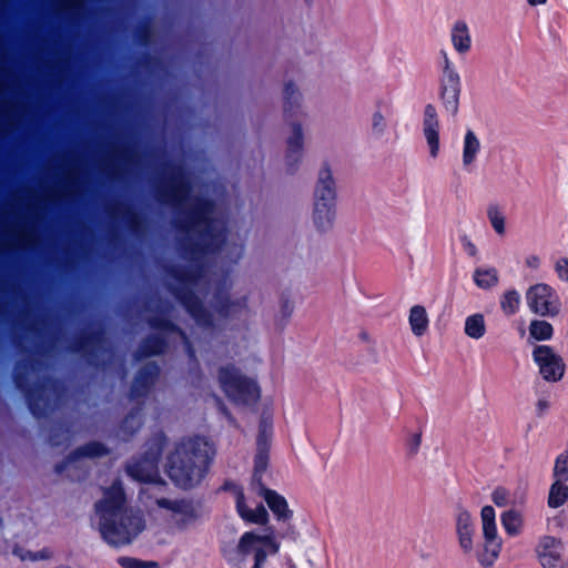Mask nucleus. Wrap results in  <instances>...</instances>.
I'll return each instance as SVG.
<instances>
[{"instance_id":"10","label":"nucleus","mask_w":568,"mask_h":568,"mask_svg":"<svg viewBox=\"0 0 568 568\" xmlns=\"http://www.w3.org/2000/svg\"><path fill=\"white\" fill-rule=\"evenodd\" d=\"M526 300L530 311L539 316L554 317L560 312L559 296L548 284L538 283L530 286Z\"/></svg>"},{"instance_id":"25","label":"nucleus","mask_w":568,"mask_h":568,"mask_svg":"<svg viewBox=\"0 0 568 568\" xmlns=\"http://www.w3.org/2000/svg\"><path fill=\"white\" fill-rule=\"evenodd\" d=\"M166 348V339L158 334H152L142 339L133 356L135 361H142L150 356L162 355Z\"/></svg>"},{"instance_id":"46","label":"nucleus","mask_w":568,"mask_h":568,"mask_svg":"<svg viewBox=\"0 0 568 568\" xmlns=\"http://www.w3.org/2000/svg\"><path fill=\"white\" fill-rule=\"evenodd\" d=\"M257 539V534H255L254 531H246L241 536L239 544L235 548L245 556L250 555L251 552L255 554V549L258 548L256 546Z\"/></svg>"},{"instance_id":"21","label":"nucleus","mask_w":568,"mask_h":568,"mask_svg":"<svg viewBox=\"0 0 568 568\" xmlns=\"http://www.w3.org/2000/svg\"><path fill=\"white\" fill-rule=\"evenodd\" d=\"M423 133L429 149V155L436 159L439 153V121L436 108L432 103L424 108Z\"/></svg>"},{"instance_id":"64","label":"nucleus","mask_w":568,"mask_h":568,"mask_svg":"<svg viewBox=\"0 0 568 568\" xmlns=\"http://www.w3.org/2000/svg\"><path fill=\"white\" fill-rule=\"evenodd\" d=\"M267 558V552L264 548L255 549L254 565L252 568H262Z\"/></svg>"},{"instance_id":"42","label":"nucleus","mask_w":568,"mask_h":568,"mask_svg":"<svg viewBox=\"0 0 568 568\" xmlns=\"http://www.w3.org/2000/svg\"><path fill=\"white\" fill-rule=\"evenodd\" d=\"M72 438V433L69 427L62 423H57L52 426L49 435V443L51 446L69 445Z\"/></svg>"},{"instance_id":"63","label":"nucleus","mask_w":568,"mask_h":568,"mask_svg":"<svg viewBox=\"0 0 568 568\" xmlns=\"http://www.w3.org/2000/svg\"><path fill=\"white\" fill-rule=\"evenodd\" d=\"M556 271L558 273V276L564 280L568 281V258H560L556 264Z\"/></svg>"},{"instance_id":"9","label":"nucleus","mask_w":568,"mask_h":568,"mask_svg":"<svg viewBox=\"0 0 568 568\" xmlns=\"http://www.w3.org/2000/svg\"><path fill=\"white\" fill-rule=\"evenodd\" d=\"M483 536L485 539L484 548L477 552V559L485 568L491 567L498 558L503 541L497 535L496 513L491 506H484L480 510Z\"/></svg>"},{"instance_id":"28","label":"nucleus","mask_w":568,"mask_h":568,"mask_svg":"<svg viewBox=\"0 0 568 568\" xmlns=\"http://www.w3.org/2000/svg\"><path fill=\"white\" fill-rule=\"evenodd\" d=\"M450 39L454 49L459 54H465L470 50L471 38L468 26L465 21H456L452 28Z\"/></svg>"},{"instance_id":"50","label":"nucleus","mask_w":568,"mask_h":568,"mask_svg":"<svg viewBox=\"0 0 568 568\" xmlns=\"http://www.w3.org/2000/svg\"><path fill=\"white\" fill-rule=\"evenodd\" d=\"M552 476L557 480H568V452L556 458Z\"/></svg>"},{"instance_id":"36","label":"nucleus","mask_w":568,"mask_h":568,"mask_svg":"<svg viewBox=\"0 0 568 568\" xmlns=\"http://www.w3.org/2000/svg\"><path fill=\"white\" fill-rule=\"evenodd\" d=\"M388 131V120L383 113L381 105L377 104L369 120L368 134L373 140L382 139Z\"/></svg>"},{"instance_id":"1","label":"nucleus","mask_w":568,"mask_h":568,"mask_svg":"<svg viewBox=\"0 0 568 568\" xmlns=\"http://www.w3.org/2000/svg\"><path fill=\"white\" fill-rule=\"evenodd\" d=\"M152 190L159 203L172 207L178 213L176 230L197 235L196 240L186 239L180 242L182 257L195 261L221 251L225 243L226 229L220 226L213 217L214 202L196 196L189 207L183 210L184 204L191 199L193 185L182 164L165 162L163 174L154 180Z\"/></svg>"},{"instance_id":"20","label":"nucleus","mask_w":568,"mask_h":568,"mask_svg":"<svg viewBox=\"0 0 568 568\" xmlns=\"http://www.w3.org/2000/svg\"><path fill=\"white\" fill-rule=\"evenodd\" d=\"M125 471L131 478L140 483L164 484V481L160 478L159 465L151 462L143 455L138 458H132L126 464Z\"/></svg>"},{"instance_id":"4","label":"nucleus","mask_w":568,"mask_h":568,"mask_svg":"<svg viewBox=\"0 0 568 568\" xmlns=\"http://www.w3.org/2000/svg\"><path fill=\"white\" fill-rule=\"evenodd\" d=\"M215 454L214 445L206 437H183L166 456L165 474L179 489H194L207 476Z\"/></svg>"},{"instance_id":"40","label":"nucleus","mask_w":568,"mask_h":568,"mask_svg":"<svg viewBox=\"0 0 568 568\" xmlns=\"http://www.w3.org/2000/svg\"><path fill=\"white\" fill-rule=\"evenodd\" d=\"M465 334L474 339H479L486 334V323L483 314L476 313L466 318Z\"/></svg>"},{"instance_id":"5","label":"nucleus","mask_w":568,"mask_h":568,"mask_svg":"<svg viewBox=\"0 0 568 568\" xmlns=\"http://www.w3.org/2000/svg\"><path fill=\"white\" fill-rule=\"evenodd\" d=\"M166 274L176 281V284L168 285V290L175 300L199 326L212 328L214 326L213 316L193 290L203 275V268L201 266L172 265L166 268Z\"/></svg>"},{"instance_id":"49","label":"nucleus","mask_w":568,"mask_h":568,"mask_svg":"<svg viewBox=\"0 0 568 568\" xmlns=\"http://www.w3.org/2000/svg\"><path fill=\"white\" fill-rule=\"evenodd\" d=\"M11 235L17 236L19 243L24 245L33 244L36 241L34 230L29 223L19 225Z\"/></svg>"},{"instance_id":"32","label":"nucleus","mask_w":568,"mask_h":568,"mask_svg":"<svg viewBox=\"0 0 568 568\" xmlns=\"http://www.w3.org/2000/svg\"><path fill=\"white\" fill-rule=\"evenodd\" d=\"M481 144L476 133L473 130H467L464 136L463 144V165L464 168L470 166L477 159Z\"/></svg>"},{"instance_id":"41","label":"nucleus","mask_w":568,"mask_h":568,"mask_svg":"<svg viewBox=\"0 0 568 568\" xmlns=\"http://www.w3.org/2000/svg\"><path fill=\"white\" fill-rule=\"evenodd\" d=\"M554 334V328L550 323L542 320H534L529 325V335L536 341L550 339Z\"/></svg>"},{"instance_id":"37","label":"nucleus","mask_w":568,"mask_h":568,"mask_svg":"<svg viewBox=\"0 0 568 568\" xmlns=\"http://www.w3.org/2000/svg\"><path fill=\"white\" fill-rule=\"evenodd\" d=\"M79 174L75 168H71L64 175L62 182V189H52L48 192L51 199H59L61 195H71L75 192L77 186L79 185Z\"/></svg>"},{"instance_id":"19","label":"nucleus","mask_w":568,"mask_h":568,"mask_svg":"<svg viewBox=\"0 0 568 568\" xmlns=\"http://www.w3.org/2000/svg\"><path fill=\"white\" fill-rule=\"evenodd\" d=\"M160 375V367L156 363L150 362L143 365L136 373L131 388L130 398L138 399L145 397Z\"/></svg>"},{"instance_id":"44","label":"nucleus","mask_w":568,"mask_h":568,"mask_svg":"<svg viewBox=\"0 0 568 568\" xmlns=\"http://www.w3.org/2000/svg\"><path fill=\"white\" fill-rule=\"evenodd\" d=\"M271 437H272V420L268 417L263 415L261 417L260 424H258L256 447L268 448Z\"/></svg>"},{"instance_id":"53","label":"nucleus","mask_w":568,"mask_h":568,"mask_svg":"<svg viewBox=\"0 0 568 568\" xmlns=\"http://www.w3.org/2000/svg\"><path fill=\"white\" fill-rule=\"evenodd\" d=\"M247 523L265 525L268 520V513L265 507L260 504L254 510H250L248 515L244 519Z\"/></svg>"},{"instance_id":"39","label":"nucleus","mask_w":568,"mask_h":568,"mask_svg":"<svg viewBox=\"0 0 568 568\" xmlns=\"http://www.w3.org/2000/svg\"><path fill=\"white\" fill-rule=\"evenodd\" d=\"M565 480H557L552 483L548 495V506L550 508H558L568 500V486Z\"/></svg>"},{"instance_id":"11","label":"nucleus","mask_w":568,"mask_h":568,"mask_svg":"<svg viewBox=\"0 0 568 568\" xmlns=\"http://www.w3.org/2000/svg\"><path fill=\"white\" fill-rule=\"evenodd\" d=\"M155 505L159 508L170 510L173 514L181 516L174 520V524L179 529H185L202 517L201 504L194 503L192 499H169L162 497L155 500Z\"/></svg>"},{"instance_id":"48","label":"nucleus","mask_w":568,"mask_h":568,"mask_svg":"<svg viewBox=\"0 0 568 568\" xmlns=\"http://www.w3.org/2000/svg\"><path fill=\"white\" fill-rule=\"evenodd\" d=\"M487 216L493 226V229L499 235L505 233V216L500 212L497 205H489L487 209Z\"/></svg>"},{"instance_id":"22","label":"nucleus","mask_w":568,"mask_h":568,"mask_svg":"<svg viewBox=\"0 0 568 568\" xmlns=\"http://www.w3.org/2000/svg\"><path fill=\"white\" fill-rule=\"evenodd\" d=\"M536 552L544 568H557L561 559L562 544L555 537L545 536L540 539Z\"/></svg>"},{"instance_id":"8","label":"nucleus","mask_w":568,"mask_h":568,"mask_svg":"<svg viewBox=\"0 0 568 568\" xmlns=\"http://www.w3.org/2000/svg\"><path fill=\"white\" fill-rule=\"evenodd\" d=\"M109 453V448L100 442L87 443L74 449L67 459L57 464L55 473L59 475L67 473L72 480H83L88 477V468L83 467L81 459L102 457Z\"/></svg>"},{"instance_id":"34","label":"nucleus","mask_w":568,"mask_h":568,"mask_svg":"<svg viewBox=\"0 0 568 568\" xmlns=\"http://www.w3.org/2000/svg\"><path fill=\"white\" fill-rule=\"evenodd\" d=\"M491 500L498 507H506L513 505L515 507H521L526 503L525 493L515 494L511 498L510 493L501 486H498L491 493Z\"/></svg>"},{"instance_id":"17","label":"nucleus","mask_w":568,"mask_h":568,"mask_svg":"<svg viewBox=\"0 0 568 568\" xmlns=\"http://www.w3.org/2000/svg\"><path fill=\"white\" fill-rule=\"evenodd\" d=\"M109 217L121 220L133 234H141L145 230L143 217L128 203L114 202L105 206Z\"/></svg>"},{"instance_id":"29","label":"nucleus","mask_w":568,"mask_h":568,"mask_svg":"<svg viewBox=\"0 0 568 568\" xmlns=\"http://www.w3.org/2000/svg\"><path fill=\"white\" fill-rule=\"evenodd\" d=\"M501 525L506 534L516 537L521 534L524 528V515L519 507H513L504 511L500 516Z\"/></svg>"},{"instance_id":"12","label":"nucleus","mask_w":568,"mask_h":568,"mask_svg":"<svg viewBox=\"0 0 568 568\" xmlns=\"http://www.w3.org/2000/svg\"><path fill=\"white\" fill-rule=\"evenodd\" d=\"M532 358L539 373L547 382H558L565 374V363L560 355L548 345H538L532 351Z\"/></svg>"},{"instance_id":"14","label":"nucleus","mask_w":568,"mask_h":568,"mask_svg":"<svg viewBox=\"0 0 568 568\" xmlns=\"http://www.w3.org/2000/svg\"><path fill=\"white\" fill-rule=\"evenodd\" d=\"M136 163V153L129 145H111L110 156L103 160L106 173L112 179H120L129 166Z\"/></svg>"},{"instance_id":"31","label":"nucleus","mask_w":568,"mask_h":568,"mask_svg":"<svg viewBox=\"0 0 568 568\" xmlns=\"http://www.w3.org/2000/svg\"><path fill=\"white\" fill-rule=\"evenodd\" d=\"M283 98H284V114L286 116H295L298 114L301 109V102H302V94L296 88V85L288 81L284 85L283 91Z\"/></svg>"},{"instance_id":"33","label":"nucleus","mask_w":568,"mask_h":568,"mask_svg":"<svg viewBox=\"0 0 568 568\" xmlns=\"http://www.w3.org/2000/svg\"><path fill=\"white\" fill-rule=\"evenodd\" d=\"M268 466V448L256 447V454L254 456V471L252 475V486L255 488L264 487L263 474L266 471Z\"/></svg>"},{"instance_id":"30","label":"nucleus","mask_w":568,"mask_h":568,"mask_svg":"<svg viewBox=\"0 0 568 568\" xmlns=\"http://www.w3.org/2000/svg\"><path fill=\"white\" fill-rule=\"evenodd\" d=\"M166 444V435L162 430H158L145 442L142 455L159 465Z\"/></svg>"},{"instance_id":"54","label":"nucleus","mask_w":568,"mask_h":568,"mask_svg":"<svg viewBox=\"0 0 568 568\" xmlns=\"http://www.w3.org/2000/svg\"><path fill=\"white\" fill-rule=\"evenodd\" d=\"M13 555L19 557L22 561L30 560V561H37L41 559H47L49 556L45 554L44 550L32 552L29 550H24L22 547L14 546L12 550Z\"/></svg>"},{"instance_id":"62","label":"nucleus","mask_w":568,"mask_h":568,"mask_svg":"<svg viewBox=\"0 0 568 568\" xmlns=\"http://www.w3.org/2000/svg\"><path fill=\"white\" fill-rule=\"evenodd\" d=\"M460 242L463 244V247L465 250V252L474 257L477 255V247L476 245L470 241V239L467 236V235H463L460 236Z\"/></svg>"},{"instance_id":"3","label":"nucleus","mask_w":568,"mask_h":568,"mask_svg":"<svg viewBox=\"0 0 568 568\" xmlns=\"http://www.w3.org/2000/svg\"><path fill=\"white\" fill-rule=\"evenodd\" d=\"M125 504L126 497L120 479L105 488L103 498L95 503L101 536L115 547L132 542L145 528L143 513L128 508Z\"/></svg>"},{"instance_id":"18","label":"nucleus","mask_w":568,"mask_h":568,"mask_svg":"<svg viewBox=\"0 0 568 568\" xmlns=\"http://www.w3.org/2000/svg\"><path fill=\"white\" fill-rule=\"evenodd\" d=\"M211 305L220 317L229 318L247 310V297L231 300L227 291L219 288L213 294Z\"/></svg>"},{"instance_id":"13","label":"nucleus","mask_w":568,"mask_h":568,"mask_svg":"<svg viewBox=\"0 0 568 568\" xmlns=\"http://www.w3.org/2000/svg\"><path fill=\"white\" fill-rule=\"evenodd\" d=\"M462 82L458 72L440 74L439 99L444 110L452 116H456L459 110Z\"/></svg>"},{"instance_id":"45","label":"nucleus","mask_w":568,"mask_h":568,"mask_svg":"<svg viewBox=\"0 0 568 568\" xmlns=\"http://www.w3.org/2000/svg\"><path fill=\"white\" fill-rule=\"evenodd\" d=\"M294 312V304L288 296L282 295L280 301V311L276 316V325L283 329Z\"/></svg>"},{"instance_id":"51","label":"nucleus","mask_w":568,"mask_h":568,"mask_svg":"<svg viewBox=\"0 0 568 568\" xmlns=\"http://www.w3.org/2000/svg\"><path fill=\"white\" fill-rule=\"evenodd\" d=\"M135 40L142 45H149L153 39V30L149 22L140 23L134 31Z\"/></svg>"},{"instance_id":"15","label":"nucleus","mask_w":568,"mask_h":568,"mask_svg":"<svg viewBox=\"0 0 568 568\" xmlns=\"http://www.w3.org/2000/svg\"><path fill=\"white\" fill-rule=\"evenodd\" d=\"M313 203L337 204V184L327 162L322 163L313 189Z\"/></svg>"},{"instance_id":"61","label":"nucleus","mask_w":568,"mask_h":568,"mask_svg":"<svg viewBox=\"0 0 568 568\" xmlns=\"http://www.w3.org/2000/svg\"><path fill=\"white\" fill-rule=\"evenodd\" d=\"M439 54L442 57V63H440L442 74H447V73H450V72H457V70L454 67L453 62L448 58L447 52L445 50H440Z\"/></svg>"},{"instance_id":"60","label":"nucleus","mask_w":568,"mask_h":568,"mask_svg":"<svg viewBox=\"0 0 568 568\" xmlns=\"http://www.w3.org/2000/svg\"><path fill=\"white\" fill-rule=\"evenodd\" d=\"M236 510L242 519H245L251 510L245 503V496L242 490L236 493Z\"/></svg>"},{"instance_id":"38","label":"nucleus","mask_w":568,"mask_h":568,"mask_svg":"<svg viewBox=\"0 0 568 568\" xmlns=\"http://www.w3.org/2000/svg\"><path fill=\"white\" fill-rule=\"evenodd\" d=\"M473 278L475 284L483 290H489L499 282L498 272L495 267H478L474 271Z\"/></svg>"},{"instance_id":"27","label":"nucleus","mask_w":568,"mask_h":568,"mask_svg":"<svg viewBox=\"0 0 568 568\" xmlns=\"http://www.w3.org/2000/svg\"><path fill=\"white\" fill-rule=\"evenodd\" d=\"M141 412V407L132 408L122 420L116 433L121 440L129 442L140 430L143 425Z\"/></svg>"},{"instance_id":"2","label":"nucleus","mask_w":568,"mask_h":568,"mask_svg":"<svg viewBox=\"0 0 568 568\" xmlns=\"http://www.w3.org/2000/svg\"><path fill=\"white\" fill-rule=\"evenodd\" d=\"M53 351V344L37 346L34 353L14 365L13 382L26 397L29 409L37 418L49 416L63 403L65 386L48 375L49 365L42 357Z\"/></svg>"},{"instance_id":"58","label":"nucleus","mask_w":568,"mask_h":568,"mask_svg":"<svg viewBox=\"0 0 568 568\" xmlns=\"http://www.w3.org/2000/svg\"><path fill=\"white\" fill-rule=\"evenodd\" d=\"M283 524L284 526L281 529H278L277 536L282 539H287L290 541L295 542L300 536L298 531L288 521Z\"/></svg>"},{"instance_id":"24","label":"nucleus","mask_w":568,"mask_h":568,"mask_svg":"<svg viewBox=\"0 0 568 568\" xmlns=\"http://www.w3.org/2000/svg\"><path fill=\"white\" fill-rule=\"evenodd\" d=\"M258 495L264 498L278 521L286 523L291 520L293 511L288 508L287 501L282 495L265 486L258 488Z\"/></svg>"},{"instance_id":"59","label":"nucleus","mask_w":568,"mask_h":568,"mask_svg":"<svg viewBox=\"0 0 568 568\" xmlns=\"http://www.w3.org/2000/svg\"><path fill=\"white\" fill-rule=\"evenodd\" d=\"M422 444V433H415L413 434L409 439L407 440V452L409 456H415L420 447Z\"/></svg>"},{"instance_id":"43","label":"nucleus","mask_w":568,"mask_h":568,"mask_svg":"<svg viewBox=\"0 0 568 568\" xmlns=\"http://www.w3.org/2000/svg\"><path fill=\"white\" fill-rule=\"evenodd\" d=\"M292 133L286 140V150L303 152L304 150V133L301 123L292 122Z\"/></svg>"},{"instance_id":"7","label":"nucleus","mask_w":568,"mask_h":568,"mask_svg":"<svg viewBox=\"0 0 568 568\" xmlns=\"http://www.w3.org/2000/svg\"><path fill=\"white\" fill-rule=\"evenodd\" d=\"M69 349L83 355L90 365L101 369H105L114 357V352L109 346L105 332L102 328L75 335Z\"/></svg>"},{"instance_id":"23","label":"nucleus","mask_w":568,"mask_h":568,"mask_svg":"<svg viewBox=\"0 0 568 568\" xmlns=\"http://www.w3.org/2000/svg\"><path fill=\"white\" fill-rule=\"evenodd\" d=\"M336 205L337 204L313 203L312 222L318 233H327L334 227Z\"/></svg>"},{"instance_id":"47","label":"nucleus","mask_w":568,"mask_h":568,"mask_svg":"<svg viewBox=\"0 0 568 568\" xmlns=\"http://www.w3.org/2000/svg\"><path fill=\"white\" fill-rule=\"evenodd\" d=\"M519 303L520 296L518 292L515 290H510L504 294L500 302V306L507 315H513L518 311Z\"/></svg>"},{"instance_id":"16","label":"nucleus","mask_w":568,"mask_h":568,"mask_svg":"<svg viewBox=\"0 0 568 568\" xmlns=\"http://www.w3.org/2000/svg\"><path fill=\"white\" fill-rule=\"evenodd\" d=\"M455 531L463 554L469 555L474 549L475 521L460 503L455 507Z\"/></svg>"},{"instance_id":"6","label":"nucleus","mask_w":568,"mask_h":568,"mask_svg":"<svg viewBox=\"0 0 568 568\" xmlns=\"http://www.w3.org/2000/svg\"><path fill=\"white\" fill-rule=\"evenodd\" d=\"M219 382L225 395L233 403L250 405L260 399L261 390L256 381L244 375L233 364L220 367Z\"/></svg>"},{"instance_id":"56","label":"nucleus","mask_w":568,"mask_h":568,"mask_svg":"<svg viewBox=\"0 0 568 568\" xmlns=\"http://www.w3.org/2000/svg\"><path fill=\"white\" fill-rule=\"evenodd\" d=\"M244 253V245L232 243L227 244L224 253V258L227 260L231 263H237Z\"/></svg>"},{"instance_id":"35","label":"nucleus","mask_w":568,"mask_h":568,"mask_svg":"<svg viewBox=\"0 0 568 568\" xmlns=\"http://www.w3.org/2000/svg\"><path fill=\"white\" fill-rule=\"evenodd\" d=\"M409 325L416 336H423L428 328V316L426 308L422 305H414L409 311Z\"/></svg>"},{"instance_id":"57","label":"nucleus","mask_w":568,"mask_h":568,"mask_svg":"<svg viewBox=\"0 0 568 568\" xmlns=\"http://www.w3.org/2000/svg\"><path fill=\"white\" fill-rule=\"evenodd\" d=\"M118 562L123 568H149L156 565L153 561H143L132 557H120Z\"/></svg>"},{"instance_id":"52","label":"nucleus","mask_w":568,"mask_h":568,"mask_svg":"<svg viewBox=\"0 0 568 568\" xmlns=\"http://www.w3.org/2000/svg\"><path fill=\"white\" fill-rule=\"evenodd\" d=\"M303 158V152L290 151L285 152V171L288 174H294L297 172L300 163Z\"/></svg>"},{"instance_id":"26","label":"nucleus","mask_w":568,"mask_h":568,"mask_svg":"<svg viewBox=\"0 0 568 568\" xmlns=\"http://www.w3.org/2000/svg\"><path fill=\"white\" fill-rule=\"evenodd\" d=\"M146 323L154 331L170 333V334H178L183 339V342L186 344L189 355L191 357L195 356L194 351H193V348L189 342V338L186 336V333L183 329H181L175 323H173L172 321H170L163 316H159V315L150 316L146 320Z\"/></svg>"},{"instance_id":"55","label":"nucleus","mask_w":568,"mask_h":568,"mask_svg":"<svg viewBox=\"0 0 568 568\" xmlns=\"http://www.w3.org/2000/svg\"><path fill=\"white\" fill-rule=\"evenodd\" d=\"M224 558L231 568H243L246 556L241 554L236 548H233L224 551Z\"/></svg>"}]
</instances>
